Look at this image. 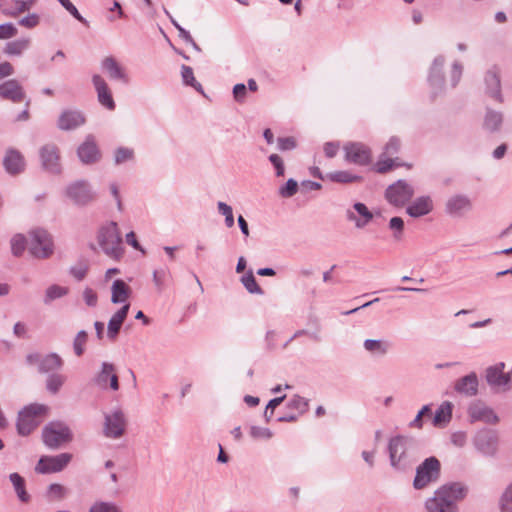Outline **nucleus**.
<instances>
[{
    "label": "nucleus",
    "mask_w": 512,
    "mask_h": 512,
    "mask_svg": "<svg viewBox=\"0 0 512 512\" xmlns=\"http://www.w3.org/2000/svg\"><path fill=\"white\" fill-rule=\"evenodd\" d=\"M467 494V487L461 483L445 484L438 488L434 495L426 500L428 512H458L457 501Z\"/></svg>",
    "instance_id": "nucleus-1"
},
{
    "label": "nucleus",
    "mask_w": 512,
    "mask_h": 512,
    "mask_svg": "<svg viewBox=\"0 0 512 512\" xmlns=\"http://www.w3.org/2000/svg\"><path fill=\"white\" fill-rule=\"evenodd\" d=\"M415 441L406 436H395L390 439L388 452L392 467L403 470L413 462Z\"/></svg>",
    "instance_id": "nucleus-2"
},
{
    "label": "nucleus",
    "mask_w": 512,
    "mask_h": 512,
    "mask_svg": "<svg viewBox=\"0 0 512 512\" xmlns=\"http://www.w3.org/2000/svg\"><path fill=\"white\" fill-rule=\"evenodd\" d=\"M97 242L108 257L119 259L122 256V238L116 222L111 221L99 229Z\"/></svg>",
    "instance_id": "nucleus-3"
},
{
    "label": "nucleus",
    "mask_w": 512,
    "mask_h": 512,
    "mask_svg": "<svg viewBox=\"0 0 512 512\" xmlns=\"http://www.w3.org/2000/svg\"><path fill=\"white\" fill-rule=\"evenodd\" d=\"M475 451L483 457L494 458L499 451L500 439L498 432L490 428H481L471 439Z\"/></svg>",
    "instance_id": "nucleus-4"
},
{
    "label": "nucleus",
    "mask_w": 512,
    "mask_h": 512,
    "mask_svg": "<svg viewBox=\"0 0 512 512\" xmlns=\"http://www.w3.org/2000/svg\"><path fill=\"white\" fill-rule=\"evenodd\" d=\"M440 471L441 464L436 457L426 458L416 469L413 487L420 490L436 482L440 477Z\"/></svg>",
    "instance_id": "nucleus-5"
},
{
    "label": "nucleus",
    "mask_w": 512,
    "mask_h": 512,
    "mask_svg": "<svg viewBox=\"0 0 512 512\" xmlns=\"http://www.w3.org/2000/svg\"><path fill=\"white\" fill-rule=\"evenodd\" d=\"M47 407L42 404H30L18 414L17 431L22 436L29 435L40 423L39 417L46 413Z\"/></svg>",
    "instance_id": "nucleus-6"
},
{
    "label": "nucleus",
    "mask_w": 512,
    "mask_h": 512,
    "mask_svg": "<svg viewBox=\"0 0 512 512\" xmlns=\"http://www.w3.org/2000/svg\"><path fill=\"white\" fill-rule=\"evenodd\" d=\"M42 438L47 447L56 449L62 444L70 442L72 440V433L65 423L53 421L43 428Z\"/></svg>",
    "instance_id": "nucleus-7"
},
{
    "label": "nucleus",
    "mask_w": 512,
    "mask_h": 512,
    "mask_svg": "<svg viewBox=\"0 0 512 512\" xmlns=\"http://www.w3.org/2000/svg\"><path fill=\"white\" fill-rule=\"evenodd\" d=\"M29 251L36 258H48L53 253V241L50 234L43 229L30 232Z\"/></svg>",
    "instance_id": "nucleus-8"
},
{
    "label": "nucleus",
    "mask_w": 512,
    "mask_h": 512,
    "mask_svg": "<svg viewBox=\"0 0 512 512\" xmlns=\"http://www.w3.org/2000/svg\"><path fill=\"white\" fill-rule=\"evenodd\" d=\"M103 433L107 438L118 439L126 429L127 421L121 409H115L104 417Z\"/></svg>",
    "instance_id": "nucleus-9"
},
{
    "label": "nucleus",
    "mask_w": 512,
    "mask_h": 512,
    "mask_svg": "<svg viewBox=\"0 0 512 512\" xmlns=\"http://www.w3.org/2000/svg\"><path fill=\"white\" fill-rule=\"evenodd\" d=\"M414 195L413 187L404 180H398L386 189V199L394 206H403Z\"/></svg>",
    "instance_id": "nucleus-10"
},
{
    "label": "nucleus",
    "mask_w": 512,
    "mask_h": 512,
    "mask_svg": "<svg viewBox=\"0 0 512 512\" xmlns=\"http://www.w3.org/2000/svg\"><path fill=\"white\" fill-rule=\"evenodd\" d=\"M67 197L76 205H87L95 198V193L88 182L79 180L66 188Z\"/></svg>",
    "instance_id": "nucleus-11"
},
{
    "label": "nucleus",
    "mask_w": 512,
    "mask_h": 512,
    "mask_svg": "<svg viewBox=\"0 0 512 512\" xmlns=\"http://www.w3.org/2000/svg\"><path fill=\"white\" fill-rule=\"evenodd\" d=\"M70 453H61L55 456H43L35 467L36 472L41 474L56 473L62 471L71 461Z\"/></svg>",
    "instance_id": "nucleus-12"
},
{
    "label": "nucleus",
    "mask_w": 512,
    "mask_h": 512,
    "mask_svg": "<svg viewBox=\"0 0 512 512\" xmlns=\"http://www.w3.org/2000/svg\"><path fill=\"white\" fill-rule=\"evenodd\" d=\"M345 160L349 163L364 166L371 162V150L360 142H350L344 146Z\"/></svg>",
    "instance_id": "nucleus-13"
},
{
    "label": "nucleus",
    "mask_w": 512,
    "mask_h": 512,
    "mask_svg": "<svg viewBox=\"0 0 512 512\" xmlns=\"http://www.w3.org/2000/svg\"><path fill=\"white\" fill-rule=\"evenodd\" d=\"M472 210L471 199L463 194L449 197L445 203V212L453 218H461Z\"/></svg>",
    "instance_id": "nucleus-14"
},
{
    "label": "nucleus",
    "mask_w": 512,
    "mask_h": 512,
    "mask_svg": "<svg viewBox=\"0 0 512 512\" xmlns=\"http://www.w3.org/2000/svg\"><path fill=\"white\" fill-rule=\"evenodd\" d=\"M94 383L100 388L107 389L109 387L111 390L117 391L119 381L115 366L112 363L103 362L101 370L94 378Z\"/></svg>",
    "instance_id": "nucleus-15"
},
{
    "label": "nucleus",
    "mask_w": 512,
    "mask_h": 512,
    "mask_svg": "<svg viewBox=\"0 0 512 512\" xmlns=\"http://www.w3.org/2000/svg\"><path fill=\"white\" fill-rule=\"evenodd\" d=\"M485 93L498 102H502L500 70L493 66L484 75Z\"/></svg>",
    "instance_id": "nucleus-16"
},
{
    "label": "nucleus",
    "mask_w": 512,
    "mask_h": 512,
    "mask_svg": "<svg viewBox=\"0 0 512 512\" xmlns=\"http://www.w3.org/2000/svg\"><path fill=\"white\" fill-rule=\"evenodd\" d=\"M504 364L500 363L496 366L489 367L486 371V380L492 387L507 388L512 385V370L503 372Z\"/></svg>",
    "instance_id": "nucleus-17"
},
{
    "label": "nucleus",
    "mask_w": 512,
    "mask_h": 512,
    "mask_svg": "<svg viewBox=\"0 0 512 512\" xmlns=\"http://www.w3.org/2000/svg\"><path fill=\"white\" fill-rule=\"evenodd\" d=\"M40 158L42 166L51 173L60 172L59 150L54 144H46L40 149Z\"/></svg>",
    "instance_id": "nucleus-18"
},
{
    "label": "nucleus",
    "mask_w": 512,
    "mask_h": 512,
    "mask_svg": "<svg viewBox=\"0 0 512 512\" xmlns=\"http://www.w3.org/2000/svg\"><path fill=\"white\" fill-rule=\"evenodd\" d=\"M471 422H484L486 424H497L499 417L494 410L482 403H474L468 408Z\"/></svg>",
    "instance_id": "nucleus-19"
},
{
    "label": "nucleus",
    "mask_w": 512,
    "mask_h": 512,
    "mask_svg": "<svg viewBox=\"0 0 512 512\" xmlns=\"http://www.w3.org/2000/svg\"><path fill=\"white\" fill-rule=\"evenodd\" d=\"M0 98L19 103L25 99V92L16 79H9L0 84Z\"/></svg>",
    "instance_id": "nucleus-20"
},
{
    "label": "nucleus",
    "mask_w": 512,
    "mask_h": 512,
    "mask_svg": "<svg viewBox=\"0 0 512 512\" xmlns=\"http://www.w3.org/2000/svg\"><path fill=\"white\" fill-rule=\"evenodd\" d=\"M445 65L444 56H437L430 68V73L428 76V81L430 86L433 89V93L437 94L441 92L444 88V75L443 68Z\"/></svg>",
    "instance_id": "nucleus-21"
},
{
    "label": "nucleus",
    "mask_w": 512,
    "mask_h": 512,
    "mask_svg": "<svg viewBox=\"0 0 512 512\" xmlns=\"http://www.w3.org/2000/svg\"><path fill=\"white\" fill-rule=\"evenodd\" d=\"M85 123L84 115L78 110H64L57 122L60 130L69 131L74 130Z\"/></svg>",
    "instance_id": "nucleus-22"
},
{
    "label": "nucleus",
    "mask_w": 512,
    "mask_h": 512,
    "mask_svg": "<svg viewBox=\"0 0 512 512\" xmlns=\"http://www.w3.org/2000/svg\"><path fill=\"white\" fill-rule=\"evenodd\" d=\"M77 155L84 164H92L99 160L100 153L92 135H88L85 141L78 147Z\"/></svg>",
    "instance_id": "nucleus-23"
},
{
    "label": "nucleus",
    "mask_w": 512,
    "mask_h": 512,
    "mask_svg": "<svg viewBox=\"0 0 512 512\" xmlns=\"http://www.w3.org/2000/svg\"><path fill=\"white\" fill-rule=\"evenodd\" d=\"M353 208L359 216L352 210H347L346 217L349 221L354 222L356 228L362 229L373 219V213L361 202L355 203Z\"/></svg>",
    "instance_id": "nucleus-24"
},
{
    "label": "nucleus",
    "mask_w": 512,
    "mask_h": 512,
    "mask_svg": "<svg viewBox=\"0 0 512 512\" xmlns=\"http://www.w3.org/2000/svg\"><path fill=\"white\" fill-rule=\"evenodd\" d=\"M92 82L96 89L100 104L109 110H114L115 102L105 80L100 75L96 74L92 77Z\"/></svg>",
    "instance_id": "nucleus-25"
},
{
    "label": "nucleus",
    "mask_w": 512,
    "mask_h": 512,
    "mask_svg": "<svg viewBox=\"0 0 512 512\" xmlns=\"http://www.w3.org/2000/svg\"><path fill=\"white\" fill-rule=\"evenodd\" d=\"M433 210V201L429 196L418 197L406 209L409 216L419 218L429 214Z\"/></svg>",
    "instance_id": "nucleus-26"
},
{
    "label": "nucleus",
    "mask_w": 512,
    "mask_h": 512,
    "mask_svg": "<svg viewBox=\"0 0 512 512\" xmlns=\"http://www.w3.org/2000/svg\"><path fill=\"white\" fill-rule=\"evenodd\" d=\"M456 392L465 396H475L478 392V378L475 373H471L460 378L454 386Z\"/></svg>",
    "instance_id": "nucleus-27"
},
{
    "label": "nucleus",
    "mask_w": 512,
    "mask_h": 512,
    "mask_svg": "<svg viewBox=\"0 0 512 512\" xmlns=\"http://www.w3.org/2000/svg\"><path fill=\"white\" fill-rule=\"evenodd\" d=\"M130 305L125 304L121 307L109 320L107 336L111 340H115L117 337L124 320L127 317Z\"/></svg>",
    "instance_id": "nucleus-28"
},
{
    "label": "nucleus",
    "mask_w": 512,
    "mask_h": 512,
    "mask_svg": "<svg viewBox=\"0 0 512 512\" xmlns=\"http://www.w3.org/2000/svg\"><path fill=\"white\" fill-rule=\"evenodd\" d=\"M3 165L9 174L15 175L23 171L24 160L18 151L9 150L4 157Z\"/></svg>",
    "instance_id": "nucleus-29"
},
{
    "label": "nucleus",
    "mask_w": 512,
    "mask_h": 512,
    "mask_svg": "<svg viewBox=\"0 0 512 512\" xmlns=\"http://www.w3.org/2000/svg\"><path fill=\"white\" fill-rule=\"evenodd\" d=\"M102 68L108 74V76L113 80H122L123 82H128L127 75L125 74L123 68L117 63V61L109 56L103 59Z\"/></svg>",
    "instance_id": "nucleus-30"
},
{
    "label": "nucleus",
    "mask_w": 512,
    "mask_h": 512,
    "mask_svg": "<svg viewBox=\"0 0 512 512\" xmlns=\"http://www.w3.org/2000/svg\"><path fill=\"white\" fill-rule=\"evenodd\" d=\"M363 347L373 356H385L390 350V343L382 339H366Z\"/></svg>",
    "instance_id": "nucleus-31"
},
{
    "label": "nucleus",
    "mask_w": 512,
    "mask_h": 512,
    "mask_svg": "<svg viewBox=\"0 0 512 512\" xmlns=\"http://www.w3.org/2000/svg\"><path fill=\"white\" fill-rule=\"evenodd\" d=\"M63 366L62 358L56 353H50L39 361V372L49 373L61 369Z\"/></svg>",
    "instance_id": "nucleus-32"
},
{
    "label": "nucleus",
    "mask_w": 512,
    "mask_h": 512,
    "mask_svg": "<svg viewBox=\"0 0 512 512\" xmlns=\"http://www.w3.org/2000/svg\"><path fill=\"white\" fill-rule=\"evenodd\" d=\"M111 290V301L114 304L125 302L129 298L130 288L123 280H115L112 284Z\"/></svg>",
    "instance_id": "nucleus-33"
},
{
    "label": "nucleus",
    "mask_w": 512,
    "mask_h": 512,
    "mask_svg": "<svg viewBox=\"0 0 512 512\" xmlns=\"http://www.w3.org/2000/svg\"><path fill=\"white\" fill-rule=\"evenodd\" d=\"M452 408L453 405L450 402H443L435 412L433 425L440 427L449 423L452 418Z\"/></svg>",
    "instance_id": "nucleus-34"
},
{
    "label": "nucleus",
    "mask_w": 512,
    "mask_h": 512,
    "mask_svg": "<svg viewBox=\"0 0 512 512\" xmlns=\"http://www.w3.org/2000/svg\"><path fill=\"white\" fill-rule=\"evenodd\" d=\"M29 46V38L16 39L5 44L4 53L8 56H20Z\"/></svg>",
    "instance_id": "nucleus-35"
},
{
    "label": "nucleus",
    "mask_w": 512,
    "mask_h": 512,
    "mask_svg": "<svg viewBox=\"0 0 512 512\" xmlns=\"http://www.w3.org/2000/svg\"><path fill=\"white\" fill-rule=\"evenodd\" d=\"M503 123V115L501 112L494 110H487L483 126L490 132H496L500 129Z\"/></svg>",
    "instance_id": "nucleus-36"
},
{
    "label": "nucleus",
    "mask_w": 512,
    "mask_h": 512,
    "mask_svg": "<svg viewBox=\"0 0 512 512\" xmlns=\"http://www.w3.org/2000/svg\"><path fill=\"white\" fill-rule=\"evenodd\" d=\"M9 479L15 489V492L21 502L27 503L30 500L29 494L25 489V480L18 473H11Z\"/></svg>",
    "instance_id": "nucleus-37"
},
{
    "label": "nucleus",
    "mask_w": 512,
    "mask_h": 512,
    "mask_svg": "<svg viewBox=\"0 0 512 512\" xmlns=\"http://www.w3.org/2000/svg\"><path fill=\"white\" fill-rule=\"evenodd\" d=\"M88 512H123L122 508L113 501L96 500Z\"/></svg>",
    "instance_id": "nucleus-38"
},
{
    "label": "nucleus",
    "mask_w": 512,
    "mask_h": 512,
    "mask_svg": "<svg viewBox=\"0 0 512 512\" xmlns=\"http://www.w3.org/2000/svg\"><path fill=\"white\" fill-rule=\"evenodd\" d=\"M326 178L336 183H352L361 180V177L348 171H335L328 173Z\"/></svg>",
    "instance_id": "nucleus-39"
},
{
    "label": "nucleus",
    "mask_w": 512,
    "mask_h": 512,
    "mask_svg": "<svg viewBox=\"0 0 512 512\" xmlns=\"http://www.w3.org/2000/svg\"><path fill=\"white\" fill-rule=\"evenodd\" d=\"M66 381V376L58 373H53L48 376L46 380V388L47 390L52 393L56 394L59 392L61 387Z\"/></svg>",
    "instance_id": "nucleus-40"
},
{
    "label": "nucleus",
    "mask_w": 512,
    "mask_h": 512,
    "mask_svg": "<svg viewBox=\"0 0 512 512\" xmlns=\"http://www.w3.org/2000/svg\"><path fill=\"white\" fill-rule=\"evenodd\" d=\"M241 282L246 290L251 294L262 295L264 292L262 288L257 284L253 272L250 270L247 274L242 276Z\"/></svg>",
    "instance_id": "nucleus-41"
},
{
    "label": "nucleus",
    "mask_w": 512,
    "mask_h": 512,
    "mask_svg": "<svg viewBox=\"0 0 512 512\" xmlns=\"http://www.w3.org/2000/svg\"><path fill=\"white\" fill-rule=\"evenodd\" d=\"M68 292L66 287L59 285H51L46 289L44 303L49 304L53 300L63 297Z\"/></svg>",
    "instance_id": "nucleus-42"
},
{
    "label": "nucleus",
    "mask_w": 512,
    "mask_h": 512,
    "mask_svg": "<svg viewBox=\"0 0 512 512\" xmlns=\"http://www.w3.org/2000/svg\"><path fill=\"white\" fill-rule=\"evenodd\" d=\"M308 400L299 395H294L287 403L289 409L298 412V415L305 413L308 410Z\"/></svg>",
    "instance_id": "nucleus-43"
},
{
    "label": "nucleus",
    "mask_w": 512,
    "mask_h": 512,
    "mask_svg": "<svg viewBox=\"0 0 512 512\" xmlns=\"http://www.w3.org/2000/svg\"><path fill=\"white\" fill-rule=\"evenodd\" d=\"M22 0H13L11 3L4 2L0 0V11L3 15L8 17H16L19 14L23 13V11H20L18 7V3H20Z\"/></svg>",
    "instance_id": "nucleus-44"
},
{
    "label": "nucleus",
    "mask_w": 512,
    "mask_h": 512,
    "mask_svg": "<svg viewBox=\"0 0 512 512\" xmlns=\"http://www.w3.org/2000/svg\"><path fill=\"white\" fill-rule=\"evenodd\" d=\"M181 75H182L183 82L186 85L192 86L197 91L202 92V85L196 81L191 67L182 65Z\"/></svg>",
    "instance_id": "nucleus-45"
},
{
    "label": "nucleus",
    "mask_w": 512,
    "mask_h": 512,
    "mask_svg": "<svg viewBox=\"0 0 512 512\" xmlns=\"http://www.w3.org/2000/svg\"><path fill=\"white\" fill-rule=\"evenodd\" d=\"M10 243L12 254L18 257L25 251L27 241L22 234H16L12 237Z\"/></svg>",
    "instance_id": "nucleus-46"
},
{
    "label": "nucleus",
    "mask_w": 512,
    "mask_h": 512,
    "mask_svg": "<svg viewBox=\"0 0 512 512\" xmlns=\"http://www.w3.org/2000/svg\"><path fill=\"white\" fill-rule=\"evenodd\" d=\"M88 339V334L86 331L81 330L77 333L76 337L73 341V349L76 356L80 357L83 355L85 351V345Z\"/></svg>",
    "instance_id": "nucleus-47"
},
{
    "label": "nucleus",
    "mask_w": 512,
    "mask_h": 512,
    "mask_svg": "<svg viewBox=\"0 0 512 512\" xmlns=\"http://www.w3.org/2000/svg\"><path fill=\"white\" fill-rule=\"evenodd\" d=\"M298 191V183L296 180L290 178L287 180V182L281 186L278 190L279 195L282 198H291L293 197Z\"/></svg>",
    "instance_id": "nucleus-48"
},
{
    "label": "nucleus",
    "mask_w": 512,
    "mask_h": 512,
    "mask_svg": "<svg viewBox=\"0 0 512 512\" xmlns=\"http://www.w3.org/2000/svg\"><path fill=\"white\" fill-rule=\"evenodd\" d=\"M134 158V151L131 148L119 147L114 154V162L116 165L130 161Z\"/></svg>",
    "instance_id": "nucleus-49"
},
{
    "label": "nucleus",
    "mask_w": 512,
    "mask_h": 512,
    "mask_svg": "<svg viewBox=\"0 0 512 512\" xmlns=\"http://www.w3.org/2000/svg\"><path fill=\"white\" fill-rule=\"evenodd\" d=\"M217 208L220 214H222L225 217V225L228 228H231L234 226V216H233V210L231 206L226 204L225 202L219 201L217 203Z\"/></svg>",
    "instance_id": "nucleus-50"
},
{
    "label": "nucleus",
    "mask_w": 512,
    "mask_h": 512,
    "mask_svg": "<svg viewBox=\"0 0 512 512\" xmlns=\"http://www.w3.org/2000/svg\"><path fill=\"white\" fill-rule=\"evenodd\" d=\"M382 155L379 161L376 163L375 168L379 173H386L391 170L394 166H398V158L386 157Z\"/></svg>",
    "instance_id": "nucleus-51"
},
{
    "label": "nucleus",
    "mask_w": 512,
    "mask_h": 512,
    "mask_svg": "<svg viewBox=\"0 0 512 512\" xmlns=\"http://www.w3.org/2000/svg\"><path fill=\"white\" fill-rule=\"evenodd\" d=\"M501 512H512V483L505 489L500 499Z\"/></svg>",
    "instance_id": "nucleus-52"
},
{
    "label": "nucleus",
    "mask_w": 512,
    "mask_h": 512,
    "mask_svg": "<svg viewBox=\"0 0 512 512\" xmlns=\"http://www.w3.org/2000/svg\"><path fill=\"white\" fill-rule=\"evenodd\" d=\"M67 489L58 483H53L48 487V495L53 500H62L67 495Z\"/></svg>",
    "instance_id": "nucleus-53"
},
{
    "label": "nucleus",
    "mask_w": 512,
    "mask_h": 512,
    "mask_svg": "<svg viewBox=\"0 0 512 512\" xmlns=\"http://www.w3.org/2000/svg\"><path fill=\"white\" fill-rule=\"evenodd\" d=\"M75 19L88 25V21L79 13L78 9L70 0H57Z\"/></svg>",
    "instance_id": "nucleus-54"
},
{
    "label": "nucleus",
    "mask_w": 512,
    "mask_h": 512,
    "mask_svg": "<svg viewBox=\"0 0 512 512\" xmlns=\"http://www.w3.org/2000/svg\"><path fill=\"white\" fill-rule=\"evenodd\" d=\"M401 142L397 137H391L384 148L383 156L392 157L400 150Z\"/></svg>",
    "instance_id": "nucleus-55"
},
{
    "label": "nucleus",
    "mask_w": 512,
    "mask_h": 512,
    "mask_svg": "<svg viewBox=\"0 0 512 512\" xmlns=\"http://www.w3.org/2000/svg\"><path fill=\"white\" fill-rule=\"evenodd\" d=\"M389 228L394 231V238L400 240L404 229L403 219L401 217H392L389 221Z\"/></svg>",
    "instance_id": "nucleus-56"
},
{
    "label": "nucleus",
    "mask_w": 512,
    "mask_h": 512,
    "mask_svg": "<svg viewBox=\"0 0 512 512\" xmlns=\"http://www.w3.org/2000/svg\"><path fill=\"white\" fill-rule=\"evenodd\" d=\"M451 443L457 448H463L468 442V435L465 431H455L450 436Z\"/></svg>",
    "instance_id": "nucleus-57"
},
{
    "label": "nucleus",
    "mask_w": 512,
    "mask_h": 512,
    "mask_svg": "<svg viewBox=\"0 0 512 512\" xmlns=\"http://www.w3.org/2000/svg\"><path fill=\"white\" fill-rule=\"evenodd\" d=\"M269 161L271 162L275 169V175L277 177H283L285 174V166L283 159L277 154H271L269 156Z\"/></svg>",
    "instance_id": "nucleus-58"
},
{
    "label": "nucleus",
    "mask_w": 512,
    "mask_h": 512,
    "mask_svg": "<svg viewBox=\"0 0 512 512\" xmlns=\"http://www.w3.org/2000/svg\"><path fill=\"white\" fill-rule=\"evenodd\" d=\"M250 435L254 439H270L273 436V433L268 428L252 426L250 428Z\"/></svg>",
    "instance_id": "nucleus-59"
},
{
    "label": "nucleus",
    "mask_w": 512,
    "mask_h": 512,
    "mask_svg": "<svg viewBox=\"0 0 512 512\" xmlns=\"http://www.w3.org/2000/svg\"><path fill=\"white\" fill-rule=\"evenodd\" d=\"M18 33L17 28L12 23H4L0 25V39H10Z\"/></svg>",
    "instance_id": "nucleus-60"
},
{
    "label": "nucleus",
    "mask_w": 512,
    "mask_h": 512,
    "mask_svg": "<svg viewBox=\"0 0 512 512\" xmlns=\"http://www.w3.org/2000/svg\"><path fill=\"white\" fill-rule=\"evenodd\" d=\"M463 67L460 63L454 62L450 72L451 87L454 88L462 76Z\"/></svg>",
    "instance_id": "nucleus-61"
},
{
    "label": "nucleus",
    "mask_w": 512,
    "mask_h": 512,
    "mask_svg": "<svg viewBox=\"0 0 512 512\" xmlns=\"http://www.w3.org/2000/svg\"><path fill=\"white\" fill-rule=\"evenodd\" d=\"M277 145L281 151L292 150L296 147V140L293 137H281L277 139Z\"/></svg>",
    "instance_id": "nucleus-62"
},
{
    "label": "nucleus",
    "mask_w": 512,
    "mask_h": 512,
    "mask_svg": "<svg viewBox=\"0 0 512 512\" xmlns=\"http://www.w3.org/2000/svg\"><path fill=\"white\" fill-rule=\"evenodd\" d=\"M429 412H430V406L424 405L422 407V409L418 412V414L416 415L414 420L410 422L409 426L411 428H418V429L422 428V426H423L422 417Z\"/></svg>",
    "instance_id": "nucleus-63"
},
{
    "label": "nucleus",
    "mask_w": 512,
    "mask_h": 512,
    "mask_svg": "<svg viewBox=\"0 0 512 512\" xmlns=\"http://www.w3.org/2000/svg\"><path fill=\"white\" fill-rule=\"evenodd\" d=\"M39 21V16L35 13H32L20 19L19 24L26 28H34L39 24Z\"/></svg>",
    "instance_id": "nucleus-64"
}]
</instances>
